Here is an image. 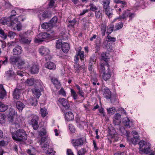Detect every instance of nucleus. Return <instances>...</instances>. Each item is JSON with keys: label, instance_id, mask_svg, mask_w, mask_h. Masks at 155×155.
Instances as JSON below:
<instances>
[{"label": "nucleus", "instance_id": "f257e3e1", "mask_svg": "<svg viewBox=\"0 0 155 155\" xmlns=\"http://www.w3.org/2000/svg\"><path fill=\"white\" fill-rule=\"evenodd\" d=\"M33 13H37L38 18L40 20L50 18L51 16V11L45 8H41L40 9L30 10Z\"/></svg>", "mask_w": 155, "mask_h": 155}, {"label": "nucleus", "instance_id": "0e129e2a", "mask_svg": "<svg viewBox=\"0 0 155 155\" xmlns=\"http://www.w3.org/2000/svg\"><path fill=\"white\" fill-rule=\"evenodd\" d=\"M16 34L13 31H9L8 32V36L11 38H13L16 35Z\"/></svg>", "mask_w": 155, "mask_h": 155}, {"label": "nucleus", "instance_id": "ddd939ff", "mask_svg": "<svg viewBox=\"0 0 155 155\" xmlns=\"http://www.w3.org/2000/svg\"><path fill=\"white\" fill-rule=\"evenodd\" d=\"M12 26H15L16 27L18 31H20L21 30L22 27L21 24L19 21H18V18H15L13 20L12 23Z\"/></svg>", "mask_w": 155, "mask_h": 155}, {"label": "nucleus", "instance_id": "ea45409f", "mask_svg": "<svg viewBox=\"0 0 155 155\" xmlns=\"http://www.w3.org/2000/svg\"><path fill=\"white\" fill-rule=\"evenodd\" d=\"M107 112L108 114H114L116 111L115 107H112L111 108H108L107 109Z\"/></svg>", "mask_w": 155, "mask_h": 155}, {"label": "nucleus", "instance_id": "20e7f679", "mask_svg": "<svg viewBox=\"0 0 155 155\" xmlns=\"http://www.w3.org/2000/svg\"><path fill=\"white\" fill-rule=\"evenodd\" d=\"M103 5V8L104 9V12L106 14L108 17L109 18L112 17L113 15L112 9L110 8L109 5L110 3V0H100Z\"/></svg>", "mask_w": 155, "mask_h": 155}, {"label": "nucleus", "instance_id": "412c9836", "mask_svg": "<svg viewBox=\"0 0 155 155\" xmlns=\"http://www.w3.org/2000/svg\"><path fill=\"white\" fill-rule=\"evenodd\" d=\"M16 113V112L14 109L12 108H9V113L8 115V118L10 119L11 120H13L14 118L13 117L15 114Z\"/></svg>", "mask_w": 155, "mask_h": 155}, {"label": "nucleus", "instance_id": "dca6fc26", "mask_svg": "<svg viewBox=\"0 0 155 155\" xmlns=\"http://www.w3.org/2000/svg\"><path fill=\"white\" fill-rule=\"evenodd\" d=\"M59 101L60 102L65 109L67 110L70 107V106L67 99L64 98H60Z\"/></svg>", "mask_w": 155, "mask_h": 155}, {"label": "nucleus", "instance_id": "603ef678", "mask_svg": "<svg viewBox=\"0 0 155 155\" xmlns=\"http://www.w3.org/2000/svg\"><path fill=\"white\" fill-rule=\"evenodd\" d=\"M124 24L122 22H119L117 23L115 25V27L116 28V30H118L121 29L123 26Z\"/></svg>", "mask_w": 155, "mask_h": 155}, {"label": "nucleus", "instance_id": "473e14b6", "mask_svg": "<svg viewBox=\"0 0 155 155\" xmlns=\"http://www.w3.org/2000/svg\"><path fill=\"white\" fill-rule=\"evenodd\" d=\"M25 106L24 104L21 101H17L16 103V107L19 110H22Z\"/></svg>", "mask_w": 155, "mask_h": 155}, {"label": "nucleus", "instance_id": "4be33fe9", "mask_svg": "<svg viewBox=\"0 0 155 155\" xmlns=\"http://www.w3.org/2000/svg\"><path fill=\"white\" fill-rule=\"evenodd\" d=\"M74 116L73 113L71 112H67L65 114V120L68 121L73 120Z\"/></svg>", "mask_w": 155, "mask_h": 155}, {"label": "nucleus", "instance_id": "338daca9", "mask_svg": "<svg viewBox=\"0 0 155 155\" xmlns=\"http://www.w3.org/2000/svg\"><path fill=\"white\" fill-rule=\"evenodd\" d=\"M120 114L118 113L115 114L114 117V120H121Z\"/></svg>", "mask_w": 155, "mask_h": 155}, {"label": "nucleus", "instance_id": "2eb2a0df", "mask_svg": "<svg viewBox=\"0 0 155 155\" xmlns=\"http://www.w3.org/2000/svg\"><path fill=\"white\" fill-rule=\"evenodd\" d=\"M39 52L41 55L46 56L49 54L50 51L48 48L42 46L39 49Z\"/></svg>", "mask_w": 155, "mask_h": 155}, {"label": "nucleus", "instance_id": "79ce46f5", "mask_svg": "<svg viewBox=\"0 0 155 155\" xmlns=\"http://www.w3.org/2000/svg\"><path fill=\"white\" fill-rule=\"evenodd\" d=\"M71 95L73 99L74 100L78 99V95L77 94H78L73 89H71Z\"/></svg>", "mask_w": 155, "mask_h": 155}, {"label": "nucleus", "instance_id": "5fc2aeb1", "mask_svg": "<svg viewBox=\"0 0 155 155\" xmlns=\"http://www.w3.org/2000/svg\"><path fill=\"white\" fill-rule=\"evenodd\" d=\"M90 10L93 12H95L98 10V8L93 4H90L89 5Z\"/></svg>", "mask_w": 155, "mask_h": 155}, {"label": "nucleus", "instance_id": "72a5a7b5", "mask_svg": "<svg viewBox=\"0 0 155 155\" xmlns=\"http://www.w3.org/2000/svg\"><path fill=\"white\" fill-rule=\"evenodd\" d=\"M51 81L53 84L55 86L58 88L60 86V82L58 80L55 78H52L51 79Z\"/></svg>", "mask_w": 155, "mask_h": 155}, {"label": "nucleus", "instance_id": "bf43d9fd", "mask_svg": "<svg viewBox=\"0 0 155 155\" xmlns=\"http://www.w3.org/2000/svg\"><path fill=\"white\" fill-rule=\"evenodd\" d=\"M5 115L3 114H0V123L1 124L5 123Z\"/></svg>", "mask_w": 155, "mask_h": 155}, {"label": "nucleus", "instance_id": "4c0bfd02", "mask_svg": "<svg viewBox=\"0 0 155 155\" xmlns=\"http://www.w3.org/2000/svg\"><path fill=\"white\" fill-rule=\"evenodd\" d=\"M19 58L15 57H12L10 59V63L12 64H15L18 61Z\"/></svg>", "mask_w": 155, "mask_h": 155}, {"label": "nucleus", "instance_id": "c85d7f7f", "mask_svg": "<svg viewBox=\"0 0 155 155\" xmlns=\"http://www.w3.org/2000/svg\"><path fill=\"white\" fill-rule=\"evenodd\" d=\"M150 143H147L146 145L144 148L143 149V151H141L146 154L150 152Z\"/></svg>", "mask_w": 155, "mask_h": 155}, {"label": "nucleus", "instance_id": "aec40b11", "mask_svg": "<svg viewBox=\"0 0 155 155\" xmlns=\"http://www.w3.org/2000/svg\"><path fill=\"white\" fill-rule=\"evenodd\" d=\"M0 99H2L6 95V92L2 84H0Z\"/></svg>", "mask_w": 155, "mask_h": 155}, {"label": "nucleus", "instance_id": "a19ab883", "mask_svg": "<svg viewBox=\"0 0 155 155\" xmlns=\"http://www.w3.org/2000/svg\"><path fill=\"white\" fill-rule=\"evenodd\" d=\"M139 138H138V137L135 136L131 138L130 140V143L134 145L136 144L137 143L138 140Z\"/></svg>", "mask_w": 155, "mask_h": 155}, {"label": "nucleus", "instance_id": "58836bf2", "mask_svg": "<svg viewBox=\"0 0 155 155\" xmlns=\"http://www.w3.org/2000/svg\"><path fill=\"white\" fill-rule=\"evenodd\" d=\"M101 31L102 36H104L105 35V33L106 31V25L104 23L102 24L101 25Z\"/></svg>", "mask_w": 155, "mask_h": 155}, {"label": "nucleus", "instance_id": "7c9ffc66", "mask_svg": "<svg viewBox=\"0 0 155 155\" xmlns=\"http://www.w3.org/2000/svg\"><path fill=\"white\" fill-rule=\"evenodd\" d=\"M35 80L33 78H30L27 79L25 82L28 86H31L34 84L35 82Z\"/></svg>", "mask_w": 155, "mask_h": 155}, {"label": "nucleus", "instance_id": "8fccbe9b", "mask_svg": "<svg viewBox=\"0 0 155 155\" xmlns=\"http://www.w3.org/2000/svg\"><path fill=\"white\" fill-rule=\"evenodd\" d=\"M62 41L61 39H58L56 41V47L57 49H59L61 47Z\"/></svg>", "mask_w": 155, "mask_h": 155}, {"label": "nucleus", "instance_id": "423d86ee", "mask_svg": "<svg viewBox=\"0 0 155 155\" xmlns=\"http://www.w3.org/2000/svg\"><path fill=\"white\" fill-rule=\"evenodd\" d=\"M13 20L9 17L2 18L0 19V23L3 25H7L8 26H12Z\"/></svg>", "mask_w": 155, "mask_h": 155}, {"label": "nucleus", "instance_id": "c756f323", "mask_svg": "<svg viewBox=\"0 0 155 155\" xmlns=\"http://www.w3.org/2000/svg\"><path fill=\"white\" fill-rule=\"evenodd\" d=\"M25 64L24 59H21L19 58L17 66L19 69H21L23 68V66Z\"/></svg>", "mask_w": 155, "mask_h": 155}, {"label": "nucleus", "instance_id": "4468645a", "mask_svg": "<svg viewBox=\"0 0 155 155\" xmlns=\"http://www.w3.org/2000/svg\"><path fill=\"white\" fill-rule=\"evenodd\" d=\"M111 72L109 69V68L107 69V71H106L103 73L102 77L103 79L106 81L108 80L111 77Z\"/></svg>", "mask_w": 155, "mask_h": 155}, {"label": "nucleus", "instance_id": "37998d69", "mask_svg": "<svg viewBox=\"0 0 155 155\" xmlns=\"http://www.w3.org/2000/svg\"><path fill=\"white\" fill-rule=\"evenodd\" d=\"M114 25L113 24H111L108 27L107 31L106 33L108 34V35L110 34L113 31Z\"/></svg>", "mask_w": 155, "mask_h": 155}, {"label": "nucleus", "instance_id": "393cba45", "mask_svg": "<svg viewBox=\"0 0 155 155\" xmlns=\"http://www.w3.org/2000/svg\"><path fill=\"white\" fill-rule=\"evenodd\" d=\"M21 9L18 8V7H15L14 10H13L11 12V15L9 17L12 18V17L15 16L21 13Z\"/></svg>", "mask_w": 155, "mask_h": 155}, {"label": "nucleus", "instance_id": "7ed1b4c3", "mask_svg": "<svg viewBox=\"0 0 155 155\" xmlns=\"http://www.w3.org/2000/svg\"><path fill=\"white\" fill-rule=\"evenodd\" d=\"M32 32L30 30H28L26 32L20 33L19 35L20 43L23 44H30L31 41V38L30 37H28V35Z\"/></svg>", "mask_w": 155, "mask_h": 155}, {"label": "nucleus", "instance_id": "a18cd8bd", "mask_svg": "<svg viewBox=\"0 0 155 155\" xmlns=\"http://www.w3.org/2000/svg\"><path fill=\"white\" fill-rule=\"evenodd\" d=\"M98 111L100 114L99 115L102 117H105L106 116L105 113L104 111V109L102 107H100L98 108Z\"/></svg>", "mask_w": 155, "mask_h": 155}, {"label": "nucleus", "instance_id": "cd10ccee", "mask_svg": "<svg viewBox=\"0 0 155 155\" xmlns=\"http://www.w3.org/2000/svg\"><path fill=\"white\" fill-rule=\"evenodd\" d=\"M130 11V10H128L124 11L123 12L122 15L119 16V18L120 20L122 19H125V20H126L127 17H128Z\"/></svg>", "mask_w": 155, "mask_h": 155}, {"label": "nucleus", "instance_id": "c9c22d12", "mask_svg": "<svg viewBox=\"0 0 155 155\" xmlns=\"http://www.w3.org/2000/svg\"><path fill=\"white\" fill-rule=\"evenodd\" d=\"M8 108V106L0 102V112H3Z\"/></svg>", "mask_w": 155, "mask_h": 155}, {"label": "nucleus", "instance_id": "49530a36", "mask_svg": "<svg viewBox=\"0 0 155 155\" xmlns=\"http://www.w3.org/2000/svg\"><path fill=\"white\" fill-rule=\"evenodd\" d=\"M74 68L76 71V72L79 73L81 71V66L79 63L74 64Z\"/></svg>", "mask_w": 155, "mask_h": 155}, {"label": "nucleus", "instance_id": "39448f33", "mask_svg": "<svg viewBox=\"0 0 155 155\" xmlns=\"http://www.w3.org/2000/svg\"><path fill=\"white\" fill-rule=\"evenodd\" d=\"M50 35L46 32L40 33L37 35V37L35 39V42L36 43H38L48 40L50 37Z\"/></svg>", "mask_w": 155, "mask_h": 155}, {"label": "nucleus", "instance_id": "f3484780", "mask_svg": "<svg viewBox=\"0 0 155 155\" xmlns=\"http://www.w3.org/2000/svg\"><path fill=\"white\" fill-rule=\"evenodd\" d=\"M41 27L42 28L45 29L47 31H51L53 26L50 22H45L41 24Z\"/></svg>", "mask_w": 155, "mask_h": 155}, {"label": "nucleus", "instance_id": "e2e57ef3", "mask_svg": "<svg viewBox=\"0 0 155 155\" xmlns=\"http://www.w3.org/2000/svg\"><path fill=\"white\" fill-rule=\"evenodd\" d=\"M95 16L97 18H99L102 15L101 12L100 10L96 11L95 12Z\"/></svg>", "mask_w": 155, "mask_h": 155}, {"label": "nucleus", "instance_id": "0eeeda50", "mask_svg": "<svg viewBox=\"0 0 155 155\" xmlns=\"http://www.w3.org/2000/svg\"><path fill=\"white\" fill-rule=\"evenodd\" d=\"M86 140V139L84 138H80L78 139L72 140L73 145L75 147H81L84 144V142Z\"/></svg>", "mask_w": 155, "mask_h": 155}, {"label": "nucleus", "instance_id": "c03bdc74", "mask_svg": "<svg viewBox=\"0 0 155 155\" xmlns=\"http://www.w3.org/2000/svg\"><path fill=\"white\" fill-rule=\"evenodd\" d=\"M41 114L42 117H44L46 116L48 113L47 109L45 108H42L40 110Z\"/></svg>", "mask_w": 155, "mask_h": 155}, {"label": "nucleus", "instance_id": "9d476101", "mask_svg": "<svg viewBox=\"0 0 155 155\" xmlns=\"http://www.w3.org/2000/svg\"><path fill=\"white\" fill-rule=\"evenodd\" d=\"M5 77L8 80H12L13 78L15 75V74L13 70L9 69L5 72Z\"/></svg>", "mask_w": 155, "mask_h": 155}, {"label": "nucleus", "instance_id": "09e8293b", "mask_svg": "<svg viewBox=\"0 0 155 155\" xmlns=\"http://www.w3.org/2000/svg\"><path fill=\"white\" fill-rule=\"evenodd\" d=\"M46 130L44 127H43L42 129L39 132V136L42 137L46 135Z\"/></svg>", "mask_w": 155, "mask_h": 155}, {"label": "nucleus", "instance_id": "e433bc0d", "mask_svg": "<svg viewBox=\"0 0 155 155\" xmlns=\"http://www.w3.org/2000/svg\"><path fill=\"white\" fill-rule=\"evenodd\" d=\"M78 56H79L80 59L81 61L84 60L85 56L84 54V52L81 51V50H79L77 54Z\"/></svg>", "mask_w": 155, "mask_h": 155}, {"label": "nucleus", "instance_id": "f03ea898", "mask_svg": "<svg viewBox=\"0 0 155 155\" xmlns=\"http://www.w3.org/2000/svg\"><path fill=\"white\" fill-rule=\"evenodd\" d=\"M12 135L14 140L18 142L25 140L27 139V135L25 131L22 129H18L12 133Z\"/></svg>", "mask_w": 155, "mask_h": 155}, {"label": "nucleus", "instance_id": "864d4df0", "mask_svg": "<svg viewBox=\"0 0 155 155\" xmlns=\"http://www.w3.org/2000/svg\"><path fill=\"white\" fill-rule=\"evenodd\" d=\"M106 39L107 41L114 42L116 40V38H115L112 37L109 35H108L106 38Z\"/></svg>", "mask_w": 155, "mask_h": 155}, {"label": "nucleus", "instance_id": "2f4dec72", "mask_svg": "<svg viewBox=\"0 0 155 155\" xmlns=\"http://www.w3.org/2000/svg\"><path fill=\"white\" fill-rule=\"evenodd\" d=\"M91 77V82L92 83L93 85H95L96 84V83L97 82V79L96 76V74H90Z\"/></svg>", "mask_w": 155, "mask_h": 155}, {"label": "nucleus", "instance_id": "6e6552de", "mask_svg": "<svg viewBox=\"0 0 155 155\" xmlns=\"http://www.w3.org/2000/svg\"><path fill=\"white\" fill-rule=\"evenodd\" d=\"M103 96L107 99H110L111 102H112L111 92L107 87H106L104 88L103 91Z\"/></svg>", "mask_w": 155, "mask_h": 155}, {"label": "nucleus", "instance_id": "de8ad7c7", "mask_svg": "<svg viewBox=\"0 0 155 155\" xmlns=\"http://www.w3.org/2000/svg\"><path fill=\"white\" fill-rule=\"evenodd\" d=\"M58 18L57 16H55L53 17L50 21V23H51L52 26H53L55 25L58 21Z\"/></svg>", "mask_w": 155, "mask_h": 155}, {"label": "nucleus", "instance_id": "13d9d810", "mask_svg": "<svg viewBox=\"0 0 155 155\" xmlns=\"http://www.w3.org/2000/svg\"><path fill=\"white\" fill-rule=\"evenodd\" d=\"M41 147L44 150H46L48 149V147L49 145L48 142H46L44 143L43 144H40Z\"/></svg>", "mask_w": 155, "mask_h": 155}, {"label": "nucleus", "instance_id": "6e6d98bb", "mask_svg": "<svg viewBox=\"0 0 155 155\" xmlns=\"http://www.w3.org/2000/svg\"><path fill=\"white\" fill-rule=\"evenodd\" d=\"M0 34L1 35V37L3 39H5L7 38V35L5 33L4 31L2 29H0Z\"/></svg>", "mask_w": 155, "mask_h": 155}, {"label": "nucleus", "instance_id": "5701e85b", "mask_svg": "<svg viewBox=\"0 0 155 155\" xmlns=\"http://www.w3.org/2000/svg\"><path fill=\"white\" fill-rule=\"evenodd\" d=\"M45 66L46 68L50 70H54L56 68L55 64L51 61L47 62L45 64Z\"/></svg>", "mask_w": 155, "mask_h": 155}, {"label": "nucleus", "instance_id": "4d7b16f0", "mask_svg": "<svg viewBox=\"0 0 155 155\" xmlns=\"http://www.w3.org/2000/svg\"><path fill=\"white\" fill-rule=\"evenodd\" d=\"M46 153L48 154V155H54L55 152L54 151L53 149L52 148L48 149V150H46Z\"/></svg>", "mask_w": 155, "mask_h": 155}, {"label": "nucleus", "instance_id": "a211bd4d", "mask_svg": "<svg viewBox=\"0 0 155 155\" xmlns=\"http://www.w3.org/2000/svg\"><path fill=\"white\" fill-rule=\"evenodd\" d=\"M44 85L40 80H37L36 81L35 80L34 84L35 88H38L40 89L41 90H44Z\"/></svg>", "mask_w": 155, "mask_h": 155}, {"label": "nucleus", "instance_id": "f8f14e48", "mask_svg": "<svg viewBox=\"0 0 155 155\" xmlns=\"http://www.w3.org/2000/svg\"><path fill=\"white\" fill-rule=\"evenodd\" d=\"M39 70V66L37 64H34L30 68L29 71L33 74H37Z\"/></svg>", "mask_w": 155, "mask_h": 155}, {"label": "nucleus", "instance_id": "69168bd1", "mask_svg": "<svg viewBox=\"0 0 155 155\" xmlns=\"http://www.w3.org/2000/svg\"><path fill=\"white\" fill-rule=\"evenodd\" d=\"M114 2L116 4H121L124 5H126L127 3L124 1H121L120 0H114Z\"/></svg>", "mask_w": 155, "mask_h": 155}, {"label": "nucleus", "instance_id": "9b49d317", "mask_svg": "<svg viewBox=\"0 0 155 155\" xmlns=\"http://www.w3.org/2000/svg\"><path fill=\"white\" fill-rule=\"evenodd\" d=\"M21 90L17 88H15L12 93L13 98L15 100H18L21 97Z\"/></svg>", "mask_w": 155, "mask_h": 155}, {"label": "nucleus", "instance_id": "774afa93", "mask_svg": "<svg viewBox=\"0 0 155 155\" xmlns=\"http://www.w3.org/2000/svg\"><path fill=\"white\" fill-rule=\"evenodd\" d=\"M101 59L105 61H107V56L106 55V53L103 52L101 54Z\"/></svg>", "mask_w": 155, "mask_h": 155}, {"label": "nucleus", "instance_id": "f704fd0d", "mask_svg": "<svg viewBox=\"0 0 155 155\" xmlns=\"http://www.w3.org/2000/svg\"><path fill=\"white\" fill-rule=\"evenodd\" d=\"M139 145V149L140 151H142L143 150V147L146 145V142L143 140H142L140 141L138 143Z\"/></svg>", "mask_w": 155, "mask_h": 155}, {"label": "nucleus", "instance_id": "a878e982", "mask_svg": "<svg viewBox=\"0 0 155 155\" xmlns=\"http://www.w3.org/2000/svg\"><path fill=\"white\" fill-rule=\"evenodd\" d=\"M13 51L14 55H20L21 53L22 49L21 46L18 45L13 49Z\"/></svg>", "mask_w": 155, "mask_h": 155}, {"label": "nucleus", "instance_id": "bb28decb", "mask_svg": "<svg viewBox=\"0 0 155 155\" xmlns=\"http://www.w3.org/2000/svg\"><path fill=\"white\" fill-rule=\"evenodd\" d=\"M43 90H41L38 88H35L32 89V91L33 94L37 98H39L40 95H41V91Z\"/></svg>", "mask_w": 155, "mask_h": 155}, {"label": "nucleus", "instance_id": "052dcab7", "mask_svg": "<svg viewBox=\"0 0 155 155\" xmlns=\"http://www.w3.org/2000/svg\"><path fill=\"white\" fill-rule=\"evenodd\" d=\"M101 40H100L98 42L97 41L96 44L95 49L96 50V51L97 52L99 51L100 50V48L101 46Z\"/></svg>", "mask_w": 155, "mask_h": 155}, {"label": "nucleus", "instance_id": "b1692460", "mask_svg": "<svg viewBox=\"0 0 155 155\" xmlns=\"http://www.w3.org/2000/svg\"><path fill=\"white\" fill-rule=\"evenodd\" d=\"M123 123L127 128H130L132 124V122L128 118H125L123 119Z\"/></svg>", "mask_w": 155, "mask_h": 155}, {"label": "nucleus", "instance_id": "3c124183", "mask_svg": "<svg viewBox=\"0 0 155 155\" xmlns=\"http://www.w3.org/2000/svg\"><path fill=\"white\" fill-rule=\"evenodd\" d=\"M76 22V20L75 18H74L73 20H70L68 21V22L70 24L68 25V26H71L72 27H74Z\"/></svg>", "mask_w": 155, "mask_h": 155}, {"label": "nucleus", "instance_id": "680f3d73", "mask_svg": "<svg viewBox=\"0 0 155 155\" xmlns=\"http://www.w3.org/2000/svg\"><path fill=\"white\" fill-rule=\"evenodd\" d=\"M6 145V142L4 140L0 141V153H3L1 147L5 146Z\"/></svg>", "mask_w": 155, "mask_h": 155}, {"label": "nucleus", "instance_id": "1a4fd4ad", "mask_svg": "<svg viewBox=\"0 0 155 155\" xmlns=\"http://www.w3.org/2000/svg\"><path fill=\"white\" fill-rule=\"evenodd\" d=\"M38 118L37 116H35L32 119L30 122V124L32 125L33 128L35 130H37L39 127L38 121Z\"/></svg>", "mask_w": 155, "mask_h": 155}, {"label": "nucleus", "instance_id": "6ab92c4d", "mask_svg": "<svg viewBox=\"0 0 155 155\" xmlns=\"http://www.w3.org/2000/svg\"><path fill=\"white\" fill-rule=\"evenodd\" d=\"M70 49V45L67 43L64 42L61 45V49L65 53H67Z\"/></svg>", "mask_w": 155, "mask_h": 155}]
</instances>
